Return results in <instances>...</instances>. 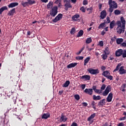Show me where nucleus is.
<instances>
[{"label": "nucleus", "mask_w": 126, "mask_h": 126, "mask_svg": "<svg viewBox=\"0 0 126 126\" xmlns=\"http://www.w3.org/2000/svg\"><path fill=\"white\" fill-rule=\"evenodd\" d=\"M126 19L124 17H121L120 18V21H118L116 23L117 27L116 29L117 32L118 34H122L125 32L126 29Z\"/></svg>", "instance_id": "obj_1"}, {"label": "nucleus", "mask_w": 126, "mask_h": 126, "mask_svg": "<svg viewBox=\"0 0 126 126\" xmlns=\"http://www.w3.org/2000/svg\"><path fill=\"white\" fill-rule=\"evenodd\" d=\"M102 75L104 76V77H106L107 79H109L110 80H113V76L111 75L110 70H106L103 71L102 73Z\"/></svg>", "instance_id": "obj_2"}, {"label": "nucleus", "mask_w": 126, "mask_h": 126, "mask_svg": "<svg viewBox=\"0 0 126 126\" xmlns=\"http://www.w3.org/2000/svg\"><path fill=\"white\" fill-rule=\"evenodd\" d=\"M58 14V6H55L50 11V14L51 16L55 17Z\"/></svg>", "instance_id": "obj_3"}, {"label": "nucleus", "mask_w": 126, "mask_h": 126, "mask_svg": "<svg viewBox=\"0 0 126 126\" xmlns=\"http://www.w3.org/2000/svg\"><path fill=\"white\" fill-rule=\"evenodd\" d=\"M63 18V14H59L54 19L52 20L53 22H54V23H56V22H58V21H60V20H62V19Z\"/></svg>", "instance_id": "obj_4"}, {"label": "nucleus", "mask_w": 126, "mask_h": 126, "mask_svg": "<svg viewBox=\"0 0 126 126\" xmlns=\"http://www.w3.org/2000/svg\"><path fill=\"white\" fill-rule=\"evenodd\" d=\"M88 71H89L91 74H98V73H99V69H94L90 68L88 69Z\"/></svg>", "instance_id": "obj_5"}, {"label": "nucleus", "mask_w": 126, "mask_h": 126, "mask_svg": "<svg viewBox=\"0 0 126 126\" xmlns=\"http://www.w3.org/2000/svg\"><path fill=\"white\" fill-rule=\"evenodd\" d=\"M111 89L110 86H107L105 91L102 93V95L105 96H107L109 94V93L110 92Z\"/></svg>", "instance_id": "obj_6"}, {"label": "nucleus", "mask_w": 126, "mask_h": 126, "mask_svg": "<svg viewBox=\"0 0 126 126\" xmlns=\"http://www.w3.org/2000/svg\"><path fill=\"white\" fill-rule=\"evenodd\" d=\"M108 4L110 7H113L115 9L118 8V3L115 1L112 2H108Z\"/></svg>", "instance_id": "obj_7"}, {"label": "nucleus", "mask_w": 126, "mask_h": 126, "mask_svg": "<svg viewBox=\"0 0 126 126\" xmlns=\"http://www.w3.org/2000/svg\"><path fill=\"white\" fill-rule=\"evenodd\" d=\"M112 100H113V93H110L106 98V101L108 103H110V102H112Z\"/></svg>", "instance_id": "obj_8"}, {"label": "nucleus", "mask_w": 126, "mask_h": 126, "mask_svg": "<svg viewBox=\"0 0 126 126\" xmlns=\"http://www.w3.org/2000/svg\"><path fill=\"white\" fill-rule=\"evenodd\" d=\"M96 116V114L93 113L88 118V121L90 122L91 124H92L93 123V119L95 118V116Z\"/></svg>", "instance_id": "obj_9"}, {"label": "nucleus", "mask_w": 126, "mask_h": 126, "mask_svg": "<svg viewBox=\"0 0 126 126\" xmlns=\"http://www.w3.org/2000/svg\"><path fill=\"white\" fill-rule=\"evenodd\" d=\"M84 93L89 95H92L93 94V89H86L84 91Z\"/></svg>", "instance_id": "obj_10"}, {"label": "nucleus", "mask_w": 126, "mask_h": 126, "mask_svg": "<svg viewBox=\"0 0 126 126\" xmlns=\"http://www.w3.org/2000/svg\"><path fill=\"white\" fill-rule=\"evenodd\" d=\"M65 10H68V8H71L72 6L70 4L69 1H66V3L64 4Z\"/></svg>", "instance_id": "obj_11"}, {"label": "nucleus", "mask_w": 126, "mask_h": 126, "mask_svg": "<svg viewBox=\"0 0 126 126\" xmlns=\"http://www.w3.org/2000/svg\"><path fill=\"white\" fill-rule=\"evenodd\" d=\"M107 16V12L106 10H103L100 13V19H104Z\"/></svg>", "instance_id": "obj_12"}, {"label": "nucleus", "mask_w": 126, "mask_h": 126, "mask_svg": "<svg viewBox=\"0 0 126 126\" xmlns=\"http://www.w3.org/2000/svg\"><path fill=\"white\" fill-rule=\"evenodd\" d=\"M18 5V2H12L10 3L8 7L9 8H13V7H15V6H17Z\"/></svg>", "instance_id": "obj_13"}, {"label": "nucleus", "mask_w": 126, "mask_h": 126, "mask_svg": "<svg viewBox=\"0 0 126 126\" xmlns=\"http://www.w3.org/2000/svg\"><path fill=\"white\" fill-rule=\"evenodd\" d=\"M123 50L119 49L115 53L116 57H121L123 55Z\"/></svg>", "instance_id": "obj_14"}, {"label": "nucleus", "mask_w": 126, "mask_h": 126, "mask_svg": "<svg viewBox=\"0 0 126 126\" xmlns=\"http://www.w3.org/2000/svg\"><path fill=\"white\" fill-rule=\"evenodd\" d=\"M15 13V8H13L8 12L7 15H8L9 16H13Z\"/></svg>", "instance_id": "obj_15"}, {"label": "nucleus", "mask_w": 126, "mask_h": 126, "mask_svg": "<svg viewBox=\"0 0 126 126\" xmlns=\"http://www.w3.org/2000/svg\"><path fill=\"white\" fill-rule=\"evenodd\" d=\"M120 74H126V70L124 69V66H122L119 69Z\"/></svg>", "instance_id": "obj_16"}, {"label": "nucleus", "mask_w": 126, "mask_h": 126, "mask_svg": "<svg viewBox=\"0 0 126 126\" xmlns=\"http://www.w3.org/2000/svg\"><path fill=\"white\" fill-rule=\"evenodd\" d=\"M77 65V63H71L67 65V68H71L72 67H75V66H76Z\"/></svg>", "instance_id": "obj_17"}, {"label": "nucleus", "mask_w": 126, "mask_h": 126, "mask_svg": "<svg viewBox=\"0 0 126 126\" xmlns=\"http://www.w3.org/2000/svg\"><path fill=\"white\" fill-rule=\"evenodd\" d=\"M90 76L88 75H84L81 77V79L84 80H90Z\"/></svg>", "instance_id": "obj_18"}, {"label": "nucleus", "mask_w": 126, "mask_h": 126, "mask_svg": "<svg viewBox=\"0 0 126 126\" xmlns=\"http://www.w3.org/2000/svg\"><path fill=\"white\" fill-rule=\"evenodd\" d=\"M105 101H106V99H105V98H104V99L101 100L99 102V103H98V106H104V105H105V104H106Z\"/></svg>", "instance_id": "obj_19"}, {"label": "nucleus", "mask_w": 126, "mask_h": 126, "mask_svg": "<svg viewBox=\"0 0 126 126\" xmlns=\"http://www.w3.org/2000/svg\"><path fill=\"white\" fill-rule=\"evenodd\" d=\"M7 9H8L7 6H2L0 8V14H2V12H3L4 10H7Z\"/></svg>", "instance_id": "obj_20"}, {"label": "nucleus", "mask_w": 126, "mask_h": 126, "mask_svg": "<svg viewBox=\"0 0 126 126\" xmlns=\"http://www.w3.org/2000/svg\"><path fill=\"white\" fill-rule=\"evenodd\" d=\"M124 42V39L123 38H117L116 43L117 45H121L122 43Z\"/></svg>", "instance_id": "obj_21"}, {"label": "nucleus", "mask_w": 126, "mask_h": 126, "mask_svg": "<svg viewBox=\"0 0 126 126\" xmlns=\"http://www.w3.org/2000/svg\"><path fill=\"white\" fill-rule=\"evenodd\" d=\"M50 115L49 113H44L42 115V119H47L48 118H50Z\"/></svg>", "instance_id": "obj_22"}, {"label": "nucleus", "mask_w": 126, "mask_h": 126, "mask_svg": "<svg viewBox=\"0 0 126 126\" xmlns=\"http://www.w3.org/2000/svg\"><path fill=\"white\" fill-rule=\"evenodd\" d=\"M80 16H79V15H78V14H76L72 17V19L74 21H77V19H78V18H79Z\"/></svg>", "instance_id": "obj_23"}, {"label": "nucleus", "mask_w": 126, "mask_h": 126, "mask_svg": "<svg viewBox=\"0 0 126 126\" xmlns=\"http://www.w3.org/2000/svg\"><path fill=\"white\" fill-rule=\"evenodd\" d=\"M70 84V82L69 81H66L63 85V87H68V85Z\"/></svg>", "instance_id": "obj_24"}, {"label": "nucleus", "mask_w": 126, "mask_h": 126, "mask_svg": "<svg viewBox=\"0 0 126 126\" xmlns=\"http://www.w3.org/2000/svg\"><path fill=\"white\" fill-rule=\"evenodd\" d=\"M90 61V57H88L86 59L84 60V65H86Z\"/></svg>", "instance_id": "obj_25"}, {"label": "nucleus", "mask_w": 126, "mask_h": 126, "mask_svg": "<svg viewBox=\"0 0 126 126\" xmlns=\"http://www.w3.org/2000/svg\"><path fill=\"white\" fill-rule=\"evenodd\" d=\"M66 120H67V118L65 117V116H62L61 117V121L62 122H63V123H65V122H66Z\"/></svg>", "instance_id": "obj_26"}, {"label": "nucleus", "mask_w": 126, "mask_h": 126, "mask_svg": "<svg viewBox=\"0 0 126 126\" xmlns=\"http://www.w3.org/2000/svg\"><path fill=\"white\" fill-rule=\"evenodd\" d=\"M93 99H94V100H101V96H100V95L96 96V95H94Z\"/></svg>", "instance_id": "obj_27"}, {"label": "nucleus", "mask_w": 126, "mask_h": 126, "mask_svg": "<svg viewBox=\"0 0 126 126\" xmlns=\"http://www.w3.org/2000/svg\"><path fill=\"white\" fill-rule=\"evenodd\" d=\"M115 22L114 20L112 21L110 24V29H113V28H114V27H115Z\"/></svg>", "instance_id": "obj_28"}, {"label": "nucleus", "mask_w": 126, "mask_h": 126, "mask_svg": "<svg viewBox=\"0 0 126 126\" xmlns=\"http://www.w3.org/2000/svg\"><path fill=\"white\" fill-rule=\"evenodd\" d=\"M53 5H54V2H53V1H50L47 5V8L53 7Z\"/></svg>", "instance_id": "obj_29"}, {"label": "nucleus", "mask_w": 126, "mask_h": 126, "mask_svg": "<svg viewBox=\"0 0 126 126\" xmlns=\"http://www.w3.org/2000/svg\"><path fill=\"white\" fill-rule=\"evenodd\" d=\"M22 5H23V6H24V7H26V6H29V4L28 3V1L27 2H23L22 1Z\"/></svg>", "instance_id": "obj_30"}, {"label": "nucleus", "mask_w": 126, "mask_h": 126, "mask_svg": "<svg viewBox=\"0 0 126 126\" xmlns=\"http://www.w3.org/2000/svg\"><path fill=\"white\" fill-rule=\"evenodd\" d=\"M104 53L105 55H109L110 54V51H109V48L108 47H106L105 49Z\"/></svg>", "instance_id": "obj_31"}, {"label": "nucleus", "mask_w": 126, "mask_h": 126, "mask_svg": "<svg viewBox=\"0 0 126 126\" xmlns=\"http://www.w3.org/2000/svg\"><path fill=\"white\" fill-rule=\"evenodd\" d=\"M82 35H83V31L81 30L78 32L77 37H81Z\"/></svg>", "instance_id": "obj_32"}, {"label": "nucleus", "mask_w": 126, "mask_h": 126, "mask_svg": "<svg viewBox=\"0 0 126 126\" xmlns=\"http://www.w3.org/2000/svg\"><path fill=\"white\" fill-rule=\"evenodd\" d=\"M92 42V38L91 37L88 38L86 41V44H90Z\"/></svg>", "instance_id": "obj_33"}, {"label": "nucleus", "mask_w": 126, "mask_h": 126, "mask_svg": "<svg viewBox=\"0 0 126 126\" xmlns=\"http://www.w3.org/2000/svg\"><path fill=\"white\" fill-rule=\"evenodd\" d=\"M105 24H106L105 23L100 24L98 26V29H101V28H104V27H105Z\"/></svg>", "instance_id": "obj_34"}, {"label": "nucleus", "mask_w": 126, "mask_h": 126, "mask_svg": "<svg viewBox=\"0 0 126 126\" xmlns=\"http://www.w3.org/2000/svg\"><path fill=\"white\" fill-rule=\"evenodd\" d=\"M114 9H115V8H113V7L109 6V8L108 9V11L112 13L114 11Z\"/></svg>", "instance_id": "obj_35"}, {"label": "nucleus", "mask_w": 126, "mask_h": 126, "mask_svg": "<svg viewBox=\"0 0 126 126\" xmlns=\"http://www.w3.org/2000/svg\"><path fill=\"white\" fill-rule=\"evenodd\" d=\"M28 3L29 4H34L35 3V1L32 0H28Z\"/></svg>", "instance_id": "obj_36"}, {"label": "nucleus", "mask_w": 126, "mask_h": 126, "mask_svg": "<svg viewBox=\"0 0 126 126\" xmlns=\"http://www.w3.org/2000/svg\"><path fill=\"white\" fill-rule=\"evenodd\" d=\"M114 13L116 15H119V14H121V11L119 10H115L114 11Z\"/></svg>", "instance_id": "obj_37"}, {"label": "nucleus", "mask_w": 126, "mask_h": 126, "mask_svg": "<svg viewBox=\"0 0 126 126\" xmlns=\"http://www.w3.org/2000/svg\"><path fill=\"white\" fill-rule=\"evenodd\" d=\"M84 58V57L83 56H78L76 57V60H78L79 61H81L83 60Z\"/></svg>", "instance_id": "obj_38"}, {"label": "nucleus", "mask_w": 126, "mask_h": 126, "mask_svg": "<svg viewBox=\"0 0 126 126\" xmlns=\"http://www.w3.org/2000/svg\"><path fill=\"white\" fill-rule=\"evenodd\" d=\"M111 22V21L110 20V18L109 17H107L106 18V21H105V22H104V23L105 24H108L110 23Z\"/></svg>", "instance_id": "obj_39"}, {"label": "nucleus", "mask_w": 126, "mask_h": 126, "mask_svg": "<svg viewBox=\"0 0 126 126\" xmlns=\"http://www.w3.org/2000/svg\"><path fill=\"white\" fill-rule=\"evenodd\" d=\"M102 58L103 60H107V58H108V56H107V54H103L102 56Z\"/></svg>", "instance_id": "obj_40"}, {"label": "nucleus", "mask_w": 126, "mask_h": 126, "mask_svg": "<svg viewBox=\"0 0 126 126\" xmlns=\"http://www.w3.org/2000/svg\"><path fill=\"white\" fill-rule=\"evenodd\" d=\"M94 92L97 94H101V93H102V90L96 89Z\"/></svg>", "instance_id": "obj_41"}, {"label": "nucleus", "mask_w": 126, "mask_h": 126, "mask_svg": "<svg viewBox=\"0 0 126 126\" xmlns=\"http://www.w3.org/2000/svg\"><path fill=\"white\" fill-rule=\"evenodd\" d=\"M75 32V29L74 28H73L70 31V34L72 35L74 34Z\"/></svg>", "instance_id": "obj_42"}, {"label": "nucleus", "mask_w": 126, "mask_h": 126, "mask_svg": "<svg viewBox=\"0 0 126 126\" xmlns=\"http://www.w3.org/2000/svg\"><path fill=\"white\" fill-rule=\"evenodd\" d=\"M74 98L75 99H76V100H79V99H80V96H79V95L78 94H76L74 95Z\"/></svg>", "instance_id": "obj_43"}, {"label": "nucleus", "mask_w": 126, "mask_h": 126, "mask_svg": "<svg viewBox=\"0 0 126 126\" xmlns=\"http://www.w3.org/2000/svg\"><path fill=\"white\" fill-rule=\"evenodd\" d=\"M123 58H126V50H124L122 53Z\"/></svg>", "instance_id": "obj_44"}, {"label": "nucleus", "mask_w": 126, "mask_h": 126, "mask_svg": "<svg viewBox=\"0 0 126 126\" xmlns=\"http://www.w3.org/2000/svg\"><path fill=\"white\" fill-rule=\"evenodd\" d=\"M116 39H117V36H114V37H112L111 38V41H112V42H115V41H116Z\"/></svg>", "instance_id": "obj_45"}, {"label": "nucleus", "mask_w": 126, "mask_h": 126, "mask_svg": "<svg viewBox=\"0 0 126 126\" xmlns=\"http://www.w3.org/2000/svg\"><path fill=\"white\" fill-rule=\"evenodd\" d=\"M99 45L100 47H103V46H104V42H103V41H99Z\"/></svg>", "instance_id": "obj_46"}, {"label": "nucleus", "mask_w": 126, "mask_h": 126, "mask_svg": "<svg viewBox=\"0 0 126 126\" xmlns=\"http://www.w3.org/2000/svg\"><path fill=\"white\" fill-rule=\"evenodd\" d=\"M80 10H81V11H82V12H85L86 10H85V8L84 7V6H82L80 8Z\"/></svg>", "instance_id": "obj_47"}, {"label": "nucleus", "mask_w": 126, "mask_h": 126, "mask_svg": "<svg viewBox=\"0 0 126 126\" xmlns=\"http://www.w3.org/2000/svg\"><path fill=\"white\" fill-rule=\"evenodd\" d=\"M92 106H93V108L94 109H96V106H95V102L94 101H93L92 102Z\"/></svg>", "instance_id": "obj_48"}, {"label": "nucleus", "mask_w": 126, "mask_h": 126, "mask_svg": "<svg viewBox=\"0 0 126 126\" xmlns=\"http://www.w3.org/2000/svg\"><path fill=\"white\" fill-rule=\"evenodd\" d=\"M83 4L84 5H86L87 4H88V1L86 0H84L83 2Z\"/></svg>", "instance_id": "obj_49"}, {"label": "nucleus", "mask_w": 126, "mask_h": 126, "mask_svg": "<svg viewBox=\"0 0 126 126\" xmlns=\"http://www.w3.org/2000/svg\"><path fill=\"white\" fill-rule=\"evenodd\" d=\"M121 47H126V41H125L124 42H123L121 44Z\"/></svg>", "instance_id": "obj_50"}, {"label": "nucleus", "mask_w": 126, "mask_h": 126, "mask_svg": "<svg viewBox=\"0 0 126 126\" xmlns=\"http://www.w3.org/2000/svg\"><path fill=\"white\" fill-rule=\"evenodd\" d=\"M106 85L103 84L101 87V90H105V88H106Z\"/></svg>", "instance_id": "obj_51"}, {"label": "nucleus", "mask_w": 126, "mask_h": 126, "mask_svg": "<svg viewBox=\"0 0 126 126\" xmlns=\"http://www.w3.org/2000/svg\"><path fill=\"white\" fill-rule=\"evenodd\" d=\"M61 1H62V0H56L54 2V3H55L56 4H59L60 2H61Z\"/></svg>", "instance_id": "obj_52"}, {"label": "nucleus", "mask_w": 126, "mask_h": 126, "mask_svg": "<svg viewBox=\"0 0 126 126\" xmlns=\"http://www.w3.org/2000/svg\"><path fill=\"white\" fill-rule=\"evenodd\" d=\"M85 87H86V85L85 84L81 85V88L83 90H84V89H85Z\"/></svg>", "instance_id": "obj_53"}, {"label": "nucleus", "mask_w": 126, "mask_h": 126, "mask_svg": "<svg viewBox=\"0 0 126 126\" xmlns=\"http://www.w3.org/2000/svg\"><path fill=\"white\" fill-rule=\"evenodd\" d=\"M92 89H93V90L95 92L96 91V90H97V87L96 86H93Z\"/></svg>", "instance_id": "obj_54"}, {"label": "nucleus", "mask_w": 126, "mask_h": 126, "mask_svg": "<svg viewBox=\"0 0 126 126\" xmlns=\"http://www.w3.org/2000/svg\"><path fill=\"white\" fill-rule=\"evenodd\" d=\"M120 69V67H118L117 66L116 68L114 70L113 72H115V71H118Z\"/></svg>", "instance_id": "obj_55"}, {"label": "nucleus", "mask_w": 126, "mask_h": 126, "mask_svg": "<svg viewBox=\"0 0 126 126\" xmlns=\"http://www.w3.org/2000/svg\"><path fill=\"white\" fill-rule=\"evenodd\" d=\"M87 49L88 50L89 52H91L92 50H93V48H89V47L87 46Z\"/></svg>", "instance_id": "obj_56"}, {"label": "nucleus", "mask_w": 126, "mask_h": 126, "mask_svg": "<svg viewBox=\"0 0 126 126\" xmlns=\"http://www.w3.org/2000/svg\"><path fill=\"white\" fill-rule=\"evenodd\" d=\"M82 105L84 106V107H87V105H88V104H87V103L86 102H83Z\"/></svg>", "instance_id": "obj_57"}, {"label": "nucleus", "mask_w": 126, "mask_h": 126, "mask_svg": "<svg viewBox=\"0 0 126 126\" xmlns=\"http://www.w3.org/2000/svg\"><path fill=\"white\" fill-rule=\"evenodd\" d=\"M42 2H44L45 3H46V2H48L49 1V0H40Z\"/></svg>", "instance_id": "obj_58"}, {"label": "nucleus", "mask_w": 126, "mask_h": 126, "mask_svg": "<svg viewBox=\"0 0 126 126\" xmlns=\"http://www.w3.org/2000/svg\"><path fill=\"white\" fill-rule=\"evenodd\" d=\"M105 69H106V66H101V70H105Z\"/></svg>", "instance_id": "obj_59"}, {"label": "nucleus", "mask_w": 126, "mask_h": 126, "mask_svg": "<svg viewBox=\"0 0 126 126\" xmlns=\"http://www.w3.org/2000/svg\"><path fill=\"white\" fill-rule=\"evenodd\" d=\"M105 34H106V32H105L104 31H103L101 32V34L102 35V36L105 35Z\"/></svg>", "instance_id": "obj_60"}, {"label": "nucleus", "mask_w": 126, "mask_h": 126, "mask_svg": "<svg viewBox=\"0 0 126 126\" xmlns=\"http://www.w3.org/2000/svg\"><path fill=\"white\" fill-rule=\"evenodd\" d=\"M126 117H124L120 118V121H125V120H126Z\"/></svg>", "instance_id": "obj_61"}, {"label": "nucleus", "mask_w": 126, "mask_h": 126, "mask_svg": "<svg viewBox=\"0 0 126 126\" xmlns=\"http://www.w3.org/2000/svg\"><path fill=\"white\" fill-rule=\"evenodd\" d=\"M102 5H103L102 4H99L98 7L99 9H101L102 8Z\"/></svg>", "instance_id": "obj_62"}, {"label": "nucleus", "mask_w": 126, "mask_h": 126, "mask_svg": "<svg viewBox=\"0 0 126 126\" xmlns=\"http://www.w3.org/2000/svg\"><path fill=\"white\" fill-rule=\"evenodd\" d=\"M63 93V91H60L59 92V95H62Z\"/></svg>", "instance_id": "obj_63"}, {"label": "nucleus", "mask_w": 126, "mask_h": 126, "mask_svg": "<svg viewBox=\"0 0 126 126\" xmlns=\"http://www.w3.org/2000/svg\"><path fill=\"white\" fill-rule=\"evenodd\" d=\"M71 1L73 3H75V2H76V0H71Z\"/></svg>", "instance_id": "obj_64"}]
</instances>
